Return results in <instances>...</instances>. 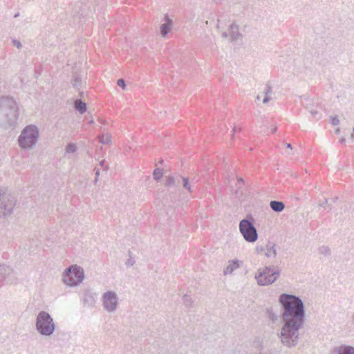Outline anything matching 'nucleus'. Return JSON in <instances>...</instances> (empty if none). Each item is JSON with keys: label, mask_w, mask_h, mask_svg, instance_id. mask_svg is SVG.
Wrapping results in <instances>:
<instances>
[{"label": "nucleus", "mask_w": 354, "mask_h": 354, "mask_svg": "<svg viewBox=\"0 0 354 354\" xmlns=\"http://www.w3.org/2000/svg\"><path fill=\"white\" fill-rule=\"evenodd\" d=\"M279 302L282 308L283 326L279 335L281 344L288 348H293L299 343V330L305 324V308L300 297L283 293Z\"/></svg>", "instance_id": "f257e3e1"}, {"label": "nucleus", "mask_w": 354, "mask_h": 354, "mask_svg": "<svg viewBox=\"0 0 354 354\" xmlns=\"http://www.w3.org/2000/svg\"><path fill=\"white\" fill-rule=\"evenodd\" d=\"M19 116L17 104L12 97H0V125L4 129H14Z\"/></svg>", "instance_id": "f03ea898"}, {"label": "nucleus", "mask_w": 354, "mask_h": 354, "mask_svg": "<svg viewBox=\"0 0 354 354\" xmlns=\"http://www.w3.org/2000/svg\"><path fill=\"white\" fill-rule=\"evenodd\" d=\"M39 138V131L35 124L25 127L18 137L17 142L19 147L24 150L35 147Z\"/></svg>", "instance_id": "7ed1b4c3"}, {"label": "nucleus", "mask_w": 354, "mask_h": 354, "mask_svg": "<svg viewBox=\"0 0 354 354\" xmlns=\"http://www.w3.org/2000/svg\"><path fill=\"white\" fill-rule=\"evenodd\" d=\"M35 328L43 336H50L55 330V324L51 315L46 311H40L36 317Z\"/></svg>", "instance_id": "20e7f679"}, {"label": "nucleus", "mask_w": 354, "mask_h": 354, "mask_svg": "<svg viewBox=\"0 0 354 354\" xmlns=\"http://www.w3.org/2000/svg\"><path fill=\"white\" fill-rule=\"evenodd\" d=\"M84 279V271L77 265H72L66 268L62 275L63 282L69 286L79 285Z\"/></svg>", "instance_id": "39448f33"}, {"label": "nucleus", "mask_w": 354, "mask_h": 354, "mask_svg": "<svg viewBox=\"0 0 354 354\" xmlns=\"http://www.w3.org/2000/svg\"><path fill=\"white\" fill-rule=\"evenodd\" d=\"M239 230L244 239L249 243H254L258 239L257 230L254 224L253 218L250 216L239 223Z\"/></svg>", "instance_id": "423d86ee"}, {"label": "nucleus", "mask_w": 354, "mask_h": 354, "mask_svg": "<svg viewBox=\"0 0 354 354\" xmlns=\"http://www.w3.org/2000/svg\"><path fill=\"white\" fill-rule=\"evenodd\" d=\"M258 274L255 275L258 285L261 286H268L273 283L279 278L280 270L279 268L272 269L271 266H266L263 269L258 270Z\"/></svg>", "instance_id": "0eeeda50"}, {"label": "nucleus", "mask_w": 354, "mask_h": 354, "mask_svg": "<svg viewBox=\"0 0 354 354\" xmlns=\"http://www.w3.org/2000/svg\"><path fill=\"white\" fill-rule=\"evenodd\" d=\"M102 301L104 309L109 313H113L118 308V298L115 292H104L102 297Z\"/></svg>", "instance_id": "6e6552de"}, {"label": "nucleus", "mask_w": 354, "mask_h": 354, "mask_svg": "<svg viewBox=\"0 0 354 354\" xmlns=\"http://www.w3.org/2000/svg\"><path fill=\"white\" fill-rule=\"evenodd\" d=\"M6 193V189L0 186V218L10 215L15 207L14 201L8 199Z\"/></svg>", "instance_id": "1a4fd4ad"}, {"label": "nucleus", "mask_w": 354, "mask_h": 354, "mask_svg": "<svg viewBox=\"0 0 354 354\" xmlns=\"http://www.w3.org/2000/svg\"><path fill=\"white\" fill-rule=\"evenodd\" d=\"M16 281L13 269L6 263H0V287L4 284L15 283Z\"/></svg>", "instance_id": "9d476101"}, {"label": "nucleus", "mask_w": 354, "mask_h": 354, "mask_svg": "<svg viewBox=\"0 0 354 354\" xmlns=\"http://www.w3.org/2000/svg\"><path fill=\"white\" fill-rule=\"evenodd\" d=\"M97 294L90 288H84L80 293V300L84 307L93 308L97 301Z\"/></svg>", "instance_id": "9b49d317"}, {"label": "nucleus", "mask_w": 354, "mask_h": 354, "mask_svg": "<svg viewBox=\"0 0 354 354\" xmlns=\"http://www.w3.org/2000/svg\"><path fill=\"white\" fill-rule=\"evenodd\" d=\"M277 248L276 243L268 241L266 244L265 256L267 258L275 259L277 254Z\"/></svg>", "instance_id": "f8f14e48"}, {"label": "nucleus", "mask_w": 354, "mask_h": 354, "mask_svg": "<svg viewBox=\"0 0 354 354\" xmlns=\"http://www.w3.org/2000/svg\"><path fill=\"white\" fill-rule=\"evenodd\" d=\"M332 354H354V347L349 345H341L335 347Z\"/></svg>", "instance_id": "ddd939ff"}, {"label": "nucleus", "mask_w": 354, "mask_h": 354, "mask_svg": "<svg viewBox=\"0 0 354 354\" xmlns=\"http://www.w3.org/2000/svg\"><path fill=\"white\" fill-rule=\"evenodd\" d=\"M229 34L230 36L231 42H234L242 37V35L239 32V26L235 23H232L230 25Z\"/></svg>", "instance_id": "4468645a"}, {"label": "nucleus", "mask_w": 354, "mask_h": 354, "mask_svg": "<svg viewBox=\"0 0 354 354\" xmlns=\"http://www.w3.org/2000/svg\"><path fill=\"white\" fill-rule=\"evenodd\" d=\"M241 264H242V261H239L237 259L229 261V264L225 268V270L223 271V274L225 275L232 274L235 270H236L241 266Z\"/></svg>", "instance_id": "2eb2a0df"}, {"label": "nucleus", "mask_w": 354, "mask_h": 354, "mask_svg": "<svg viewBox=\"0 0 354 354\" xmlns=\"http://www.w3.org/2000/svg\"><path fill=\"white\" fill-rule=\"evenodd\" d=\"M172 21L167 17H165V23L160 26V33L162 37H165L171 28Z\"/></svg>", "instance_id": "dca6fc26"}, {"label": "nucleus", "mask_w": 354, "mask_h": 354, "mask_svg": "<svg viewBox=\"0 0 354 354\" xmlns=\"http://www.w3.org/2000/svg\"><path fill=\"white\" fill-rule=\"evenodd\" d=\"M270 207L275 212H281L285 209V204L279 201H271Z\"/></svg>", "instance_id": "f3484780"}, {"label": "nucleus", "mask_w": 354, "mask_h": 354, "mask_svg": "<svg viewBox=\"0 0 354 354\" xmlns=\"http://www.w3.org/2000/svg\"><path fill=\"white\" fill-rule=\"evenodd\" d=\"M272 93V86L267 84L266 85L265 89H264V98L263 100V103L266 104L271 100V94Z\"/></svg>", "instance_id": "a211bd4d"}, {"label": "nucleus", "mask_w": 354, "mask_h": 354, "mask_svg": "<svg viewBox=\"0 0 354 354\" xmlns=\"http://www.w3.org/2000/svg\"><path fill=\"white\" fill-rule=\"evenodd\" d=\"M75 109L80 113L82 114L86 111V104L83 102L81 100H76L75 101Z\"/></svg>", "instance_id": "6ab92c4d"}, {"label": "nucleus", "mask_w": 354, "mask_h": 354, "mask_svg": "<svg viewBox=\"0 0 354 354\" xmlns=\"http://www.w3.org/2000/svg\"><path fill=\"white\" fill-rule=\"evenodd\" d=\"M77 147L75 143L70 142L65 147V156L69 153H74L77 151Z\"/></svg>", "instance_id": "aec40b11"}, {"label": "nucleus", "mask_w": 354, "mask_h": 354, "mask_svg": "<svg viewBox=\"0 0 354 354\" xmlns=\"http://www.w3.org/2000/svg\"><path fill=\"white\" fill-rule=\"evenodd\" d=\"M318 252L325 257H328L331 254L330 248L327 245H322L318 248Z\"/></svg>", "instance_id": "412c9836"}, {"label": "nucleus", "mask_w": 354, "mask_h": 354, "mask_svg": "<svg viewBox=\"0 0 354 354\" xmlns=\"http://www.w3.org/2000/svg\"><path fill=\"white\" fill-rule=\"evenodd\" d=\"M100 142L104 145H108L111 142V137L109 134H102L98 137Z\"/></svg>", "instance_id": "4be33fe9"}, {"label": "nucleus", "mask_w": 354, "mask_h": 354, "mask_svg": "<svg viewBox=\"0 0 354 354\" xmlns=\"http://www.w3.org/2000/svg\"><path fill=\"white\" fill-rule=\"evenodd\" d=\"M183 303L187 308H192L193 306V300L190 296L185 295L183 297Z\"/></svg>", "instance_id": "5701e85b"}, {"label": "nucleus", "mask_w": 354, "mask_h": 354, "mask_svg": "<svg viewBox=\"0 0 354 354\" xmlns=\"http://www.w3.org/2000/svg\"><path fill=\"white\" fill-rule=\"evenodd\" d=\"M183 187L189 192H192V187L189 182V178L187 177H181Z\"/></svg>", "instance_id": "b1692460"}, {"label": "nucleus", "mask_w": 354, "mask_h": 354, "mask_svg": "<svg viewBox=\"0 0 354 354\" xmlns=\"http://www.w3.org/2000/svg\"><path fill=\"white\" fill-rule=\"evenodd\" d=\"M153 178L156 180L158 181V180H160L162 176V169H159V168L155 169L153 171Z\"/></svg>", "instance_id": "393cba45"}, {"label": "nucleus", "mask_w": 354, "mask_h": 354, "mask_svg": "<svg viewBox=\"0 0 354 354\" xmlns=\"http://www.w3.org/2000/svg\"><path fill=\"white\" fill-rule=\"evenodd\" d=\"M176 179L173 176H168L166 179L165 185L167 187H173L176 185Z\"/></svg>", "instance_id": "a878e982"}, {"label": "nucleus", "mask_w": 354, "mask_h": 354, "mask_svg": "<svg viewBox=\"0 0 354 354\" xmlns=\"http://www.w3.org/2000/svg\"><path fill=\"white\" fill-rule=\"evenodd\" d=\"M129 258L127 259V261L126 262V266L127 267L133 266L135 263V260L131 257V251H129Z\"/></svg>", "instance_id": "bb28decb"}, {"label": "nucleus", "mask_w": 354, "mask_h": 354, "mask_svg": "<svg viewBox=\"0 0 354 354\" xmlns=\"http://www.w3.org/2000/svg\"><path fill=\"white\" fill-rule=\"evenodd\" d=\"M256 252L257 254H261L263 252H265L266 250V245L263 246L262 245H257L255 248Z\"/></svg>", "instance_id": "cd10ccee"}, {"label": "nucleus", "mask_w": 354, "mask_h": 354, "mask_svg": "<svg viewBox=\"0 0 354 354\" xmlns=\"http://www.w3.org/2000/svg\"><path fill=\"white\" fill-rule=\"evenodd\" d=\"M330 123L333 126H337L339 123V120L337 115L330 118Z\"/></svg>", "instance_id": "c85d7f7f"}, {"label": "nucleus", "mask_w": 354, "mask_h": 354, "mask_svg": "<svg viewBox=\"0 0 354 354\" xmlns=\"http://www.w3.org/2000/svg\"><path fill=\"white\" fill-rule=\"evenodd\" d=\"M117 84L118 86L122 88L123 89H125L126 84H125V81L123 79L118 80Z\"/></svg>", "instance_id": "c756f323"}, {"label": "nucleus", "mask_w": 354, "mask_h": 354, "mask_svg": "<svg viewBox=\"0 0 354 354\" xmlns=\"http://www.w3.org/2000/svg\"><path fill=\"white\" fill-rule=\"evenodd\" d=\"M81 80L78 77H75L73 80V85L74 87H78L80 84Z\"/></svg>", "instance_id": "7c9ffc66"}, {"label": "nucleus", "mask_w": 354, "mask_h": 354, "mask_svg": "<svg viewBox=\"0 0 354 354\" xmlns=\"http://www.w3.org/2000/svg\"><path fill=\"white\" fill-rule=\"evenodd\" d=\"M12 44L15 46H16L18 49L21 48L22 45L21 44V42L17 39H13L12 40Z\"/></svg>", "instance_id": "2f4dec72"}, {"label": "nucleus", "mask_w": 354, "mask_h": 354, "mask_svg": "<svg viewBox=\"0 0 354 354\" xmlns=\"http://www.w3.org/2000/svg\"><path fill=\"white\" fill-rule=\"evenodd\" d=\"M257 354H273L271 351H259Z\"/></svg>", "instance_id": "473e14b6"}, {"label": "nucleus", "mask_w": 354, "mask_h": 354, "mask_svg": "<svg viewBox=\"0 0 354 354\" xmlns=\"http://www.w3.org/2000/svg\"><path fill=\"white\" fill-rule=\"evenodd\" d=\"M309 112L313 115V116H315L318 112L315 110H313V109H310L309 110Z\"/></svg>", "instance_id": "72a5a7b5"}, {"label": "nucleus", "mask_w": 354, "mask_h": 354, "mask_svg": "<svg viewBox=\"0 0 354 354\" xmlns=\"http://www.w3.org/2000/svg\"><path fill=\"white\" fill-rule=\"evenodd\" d=\"M100 165H101L102 167H104V169H108V168H107V167L105 165V160H102V161L100 162Z\"/></svg>", "instance_id": "f704fd0d"}, {"label": "nucleus", "mask_w": 354, "mask_h": 354, "mask_svg": "<svg viewBox=\"0 0 354 354\" xmlns=\"http://www.w3.org/2000/svg\"><path fill=\"white\" fill-rule=\"evenodd\" d=\"M230 34L226 31L222 32V37L227 38Z\"/></svg>", "instance_id": "c9c22d12"}, {"label": "nucleus", "mask_w": 354, "mask_h": 354, "mask_svg": "<svg viewBox=\"0 0 354 354\" xmlns=\"http://www.w3.org/2000/svg\"><path fill=\"white\" fill-rule=\"evenodd\" d=\"M328 203V199L325 198L324 202L323 203H320L319 205L322 207H325V205Z\"/></svg>", "instance_id": "e433bc0d"}, {"label": "nucleus", "mask_w": 354, "mask_h": 354, "mask_svg": "<svg viewBox=\"0 0 354 354\" xmlns=\"http://www.w3.org/2000/svg\"><path fill=\"white\" fill-rule=\"evenodd\" d=\"M99 176H100V169H95V177L98 178Z\"/></svg>", "instance_id": "4c0bfd02"}, {"label": "nucleus", "mask_w": 354, "mask_h": 354, "mask_svg": "<svg viewBox=\"0 0 354 354\" xmlns=\"http://www.w3.org/2000/svg\"><path fill=\"white\" fill-rule=\"evenodd\" d=\"M351 138L352 141L354 140V128H353V133L351 135Z\"/></svg>", "instance_id": "58836bf2"}, {"label": "nucleus", "mask_w": 354, "mask_h": 354, "mask_svg": "<svg viewBox=\"0 0 354 354\" xmlns=\"http://www.w3.org/2000/svg\"><path fill=\"white\" fill-rule=\"evenodd\" d=\"M286 147L288 148V149H292V145L290 143H287L286 144Z\"/></svg>", "instance_id": "ea45409f"}, {"label": "nucleus", "mask_w": 354, "mask_h": 354, "mask_svg": "<svg viewBox=\"0 0 354 354\" xmlns=\"http://www.w3.org/2000/svg\"><path fill=\"white\" fill-rule=\"evenodd\" d=\"M345 141H346V139L344 138H341L340 140H339V142L341 143H344V142H345Z\"/></svg>", "instance_id": "a19ab883"}, {"label": "nucleus", "mask_w": 354, "mask_h": 354, "mask_svg": "<svg viewBox=\"0 0 354 354\" xmlns=\"http://www.w3.org/2000/svg\"><path fill=\"white\" fill-rule=\"evenodd\" d=\"M339 132H340V129H339V128H337V129L335 130V133L338 134V133H339Z\"/></svg>", "instance_id": "79ce46f5"}, {"label": "nucleus", "mask_w": 354, "mask_h": 354, "mask_svg": "<svg viewBox=\"0 0 354 354\" xmlns=\"http://www.w3.org/2000/svg\"><path fill=\"white\" fill-rule=\"evenodd\" d=\"M337 199H338V197H337V196L334 197V198H333V202H336Z\"/></svg>", "instance_id": "37998d69"}, {"label": "nucleus", "mask_w": 354, "mask_h": 354, "mask_svg": "<svg viewBox=\"0 0 354 354\" xmlns=\"http://www.w3.org/2000/svg\"><path fill=\"white\" fill-rule=\"evenodd\" d=\"M277 131V127L272 129V132L275 133Z\"/></svg>", "instance_id": "c03bdc74"}, {"label": "nucleus", "mask_w": 354, "mask_h": 354, "mask_svg": "<svg viewBox=\"0 0 354 354\" xmlns=\"http://www.w3.org/2000/svg\"><path fill=\"white\" fill-rule=\"evenodd\" d=\"M238 181L243 183V178H240L238 179Z\"/></svg>", "instance_id": "a18cd8bd"}, {"label": "nucleus", "mask_w": 354, "mask_h": 354, "mask_svg": "<svg viewBox=\"0 0 354 354\" xmlns=\"http://www.w3.org/2000/svg\"><path fill=\"white\" fill-rule=\"evenodd\" d=\"M352 319H353L352 324L354 325V313H353V315L352 316Z\"/></svg>", "instance_id": "49530a36"}, {"label": "nucleus", "mask_w": 354, "mask_h": 354, "mask_svg": "<svg viewBox=\"0 0 354 354\" xmlns=\"http://www.w3.org/2000/svg\"><path fill=\"white\" fill-rule=\"evenodd\" d=\"M236 127H234V129H233V130H232L233 133H234V132L236 131Z\"/></svg>", "instance_id": "de8ad7c7"}, {"label": "nucleus", "mask_w": 354, "mask_h": 354, "mask_svg": "<svg viewBox=\"0 0 354 354\" xmlns=\"http://www.w3.org/2000/svg\"><path fill=\"white\" fill-rule=\"evenodd\" d=\"M97 180H98V178L95 177V180H94L95 183H97Z\"/></svg>", "instance_id": "09e8293b"}, {"label": "nucleus", "mask_w": 354, "mask_h": 354, "mask_svg": "<svg viewBox=\"0 0 354 354\" xmlns=\"http://www.w3.org/2000/svg\"><path fill=\"white\" fill-rule=\"evenodd\" d=\"M257 100H260V96H259V95H257Z\"/></svg>", "instance_id": "8fccbe9b"}, {"label": "nucleus", "mask_w": 354, "mask_h": 354, "mask_svg": "<svg viewBox=\"0 0 354 354\" xmlns=\"http://www.w3.org/2000/svg\"><path fill=\"white\" fill-rule=\"evenodd\" d=\"M18 16H19V13H17V14L15 15V16H14V17H18Z\"/></svg>", "instance_id": "3c124183"}, {"label": "nucleus", "mask_w": 354, "mask_h": 354, "mask_svg": "<svg viewBox=\"0 0 354 354\" xmlns=\"http://www.w3.org/2000/svg\"><path fill=\"white\" fill-rule=\"evenodd\" d=\"M93 122H93V120H91V121L89 122V123H90V124H93Z\"/></svg>", "instance_id": "603ef678"}]
</instances>
